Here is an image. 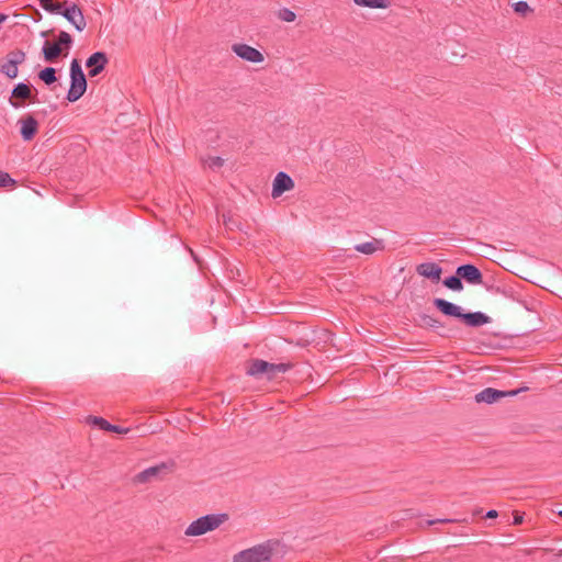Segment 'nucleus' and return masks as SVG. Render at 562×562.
<instances>
[{
    "label": "nucleus",
    "mask_w": 562,
    "mask_h": 562,
    "mask_svg": "<svg viewBox=\"0 0 562 562\" xmlns=\"http://www.w3.org/2000/svg\"><path fill=\"white\" fill-rule=\"evenodd\" d=\"M434 305L443 315L459 318L462 323L471 327H480L490 323V317L484 313H463L460 306L443 299H435Z\"/></svg>",
    "instance_id": "nucleus-1"
},
{
    "label": "nucleus",
    "mask_w": 562,
    "mask_h": 562,
    "mask_svg": "<svg viewBox=\"0 0 562 562\" xmlns=\"http://www.w3.org/2000/svg\"><path fill=\"white\" fill-rule=\"evenodd\" d=\"M72 45V37L69 33L60 31L56 41H45L42 47V55L46 63L54 64L61 57H66Z\"/></svg>",
    "instance_id": "nucleus-2"
},
{
    "label": "nucleus",
    "mask_w": 562,
    "mask_h": 562,
    "mask_svg": "<svg viewBox=\"0 0 562 562\" xmlns=\"http://www.w3.org/2000/svg\"><path fill=\"white\" fill-rule=\"evenodd\" d=\"M279 541L268 540L234 555L233 562H270Z\"/></svg>",
    "instance_id": "nucleus-3"
},
{
    "label": "nucleus",
    "mask_w": 562,
    "mask_h": 562,
    "mask_svg": "<svg viewBox=\"0 0 562 562\" xmlns=\"http://www.w3.org/2000/svg\"><path fill=\"white\" fill-rule=\"evenodd\" d=\"M294 367L293 362L270 363L261 359H251L248 362L247 374L260 376L266 374L268 380H274L279 373H284Z\"/></svg>",
    "instance_id": "nucleus-4"
},
{
    "label": "nucleus",
    "mask_w": 562,
    "mask_h": 562,
    "mask_svg": "<svg viewBox=\"0 0 562 562\" xmlns=\"http://www.w3.org/2000/svg\"><path fill=\"white\" fill-rule=\"evenodd\" d=\"M228 519L227 514H211L192 521L186 529V536H202L209 531L215 530Z\"/></svg>",
    "instance_id": "nucleus-5"
},
{
    "label": "nucleus",
    "mask_w": 562,
    "mask_h": 562,
    "mask_svg": "<svg viewBox=\"0 0 562 562\" xmlns=\"http://www.w3.org/2000/svg\"><path fill=\"white\" fill-rule=\"evenodd\" d=\"M87 90V79L78 59H72L70 64V88L67 93L69 102L79 100Z\"/></svg>",
    "instance_id": "nucleus-6"
},
{
    "label": "nucleus",
    "mask_w": 562,
    "mask_h": 562,
    "mask_svg": "<svg viewBox=\"0 0 562 562\" xmlns=\"http://www.w3.org/2000/svg\"><path fill=\"white\" fill-rule=\"evenodd\" d=\"M36 94L37 90L32 85L20 82L12 89L9 103L14 109H19L24 106L26 102H38Z\"/></svg>",
    "instance_id": "nucleus-7"
},
{
    "label": "nucleus",
    "mask_w": 562,
    "mask_h": 562,
    "mask_svg": "<svg viewBox=\"0 0 562 562\" xmlns=\"http://www.w3.org/2000/svg\"><path fill=\"white\" fill-rule=\"evenodd\" d=\"M26 59V54L22 49L10 50L0 59V74L5 75L9 79H14L19 74V66Z\"/></svg>",
    "instance_id": "nucleus-8"
},
{
    "label": "nucleus",
    "mask_w": 562,
    "mask_h": 562,
    "mask_svg": "<svg viewBox=\"0 0 562 562\" xmlns=\"http://www.w3.org/2000/svg\"><path fill=\"white\" fill-rule=\"evenodd\" d=\"M67 19L78 31H83L87 22L83 16L81 9L75 3H68L63 5V10L59 13Z\"/></svg>",
    "instance_id": "nucleus-9"
},
{
    "label": "nucleus",
    "mask_w": 562,
    "mask_h": 562,
    "mask_svg": "<svg viewBox=\"0 0 562 562\" xmlns=\"http://www.w3.org/2000/svg\"><path fill=\"white\" fill-rule=\"evenodd\" d=\"M173 465H175L173 462H171L170 464H167V463L162 462V463H160L158 465L150 467V468L139 472L136 475L135 481L137 483L149 482L154 477H160L162 475H166V474L172 472Z\"/></svg>",
    "instance_id": "nucleus-10"
},
{
    "label": "nucleus",
    "mask_w": 562,
    "mask_h": 562,
    "mask_svg": "<svg viewBox=\"0 0 562 562\" xmlns=\"http://www.w3.org/2000/svg\"><path fill=\"white\" fill-rule=\"evenodd\" d=\"M518 393L519 390L499 391L493 387H486L475 395V401L477 403L493 404L503 397L515 396Z\"/></svg>",
    "instance_id": "nucleus-11"
},
{
    "label": "nucleus",
    "mask_w": 562,
    "mask_h": 562,
    "mask_svg": "<svg viewBox=\"0 0 562 562\" xmlns=\"http://www.w3.org/2000/svg\"><path fill=\"white\" fill-rule=\"evenodd\" d=\"M109 63V58L104 52H95L90 55L86 61V66L89 69V76L95 77L100 75Z\"/></svg>",
    "instance_id": "nucleus-12"
},
{
    "label": "nucleus",
    "mask_w": 562,
    "mask_h": 562,
    "mask_svg": "<svg viewBox=\"0 0 562 562\" xmlns=\"http://www.w3.org/2000/svg\"><path fill=\"white\" fill-rule=\"evenodd\" d=\"M233 52L240 58L251 61V63H261L265 57L261 52L257 48L251 47L247 44H234L232 46Z\"/></svg>",
    "instance_id": "nucleus-13"
},
{
    "label": "nucleus",
    "mask_w": 562,
    "mask_h": 562,
    "mask_svg": "<svg viewBox=\"0 0 562 562\" xmlns=\"http://www.w3.org/2000/svg\"><path fill=\"white\" fill-rule=\"evenodd\" d=\"M293 188V179L288 173L281 171L276 176L273 180L271 195L273 199H277Z\"/></svg>",
    "instance_id": "nucleus-14"
},
{
    "label": "nucleus",
    "mask_w": 562,
    "mask_h": 562,
    "mask_svg": "<svg viewBox=\"0 0 562 562\" xmlns=\"http://www.w3.org/2000/svg\"><path fill=\"white\" fill-rule=\"evenodd\" d=\"M457 274L470 284H481L483 282L481 270L471 263L459 266L457 268Z\"/></svg>",
    "instance_id": "nucleus-15"
},
{
    "label": "nucleus",
    "mask_w": 562,
    "mask_h": 562,
    "mask_svg": "<svg viewBox=\"0 0 562 562\" xmlns=\"http://www.w3.org/2000/svg\"><path fill=\"white\" fill-rule=\"evenodd\" d=\"M19 123L21 124L20 133L22 138L26 142L32 140L38 132V122L36 119L27 114L21 117Z\"/></svg>",
    "instance_id": "nucleus-16"
},
{
    "label": "nucleus",
    "mask_w": 562,
    "mask_h": 562,
    "mask_svg": "<svg viewBox=\"0 0 562 562\" xmlns=\"http://www.w3.org/2000/svg\"><path fill=\"white\" fill-rule=\"evenodd\" d=\"M416 272L434 283H438L441 279L442 268L436 262H423L416 267Z\"/></svg>",
    "instance_id": "nucleus-17"
},
{
    "label": "nucleus",
    "mask_w": 562,
    "mask_h": 562,
    "mask_svg": "<svg viewBox=\"0 0 562 562\" xmlns=\"http://www.w3.org/2000/svg\"><path fill=\"white\" fill-rule=\"evenodd\" d=\"M89 420H91L92 424L99 426L100 429H102V430L116 432V434H127L128 432V428H123L121 426L112 425L103 417L90 416Z\"/></svg>",
    "instance_id": "nucleus-18"
},
{
    "label": "nucleus",
    "mask_w": 562,
    "mask_h": 562,
    "mask_svg": "<svg viewBox=\"0 0 562 562\" xmlns=\"http://www.w3.org/2000/svg\"><path fill=\"white\" fill-rule=\"evenodd\" d=\"M355 249L364 255H372L376 250H383L384 243L382 239L373 238L371 241L356 245Z\"/></svg>",
    "instance_id": "nucleus-19"
},
{
    "label": "nucleus",
    "mask_w": 562,
    "mask_h": 562,
    "mask_svg": "<svg viewBox=\"0 0 562 562\" xmlns=\"http://www.w3.org/2000/svg\"><path fill=\"white\" fill-rule=\"evenodd\" d=\"M40 5L47 12L59 14L63 5L67 4L66 0H38Z\"/></svg>",
    "instance_id": "nucleus-20"
},
{
    "label": "nucleus",
    "mask_w": 562,
    "mask_h": 562,
    "mask_svg": "<svg viewBox=\"0 0 562 562\" xmlns=\"http://www.w3.org/2000/svg\"><path fill=\"white\" fill-rule=\"evenodd\" d=\"M353 2L359 7L370 9H386L390 7L389 0H353Z\"/></svg>",
    "instance_id": "nucleus-21"
},
{
    "label": "nucleus",
    "mask_w": 562,
    "mask_h": 562,
    "mask_svg": "<svg viewBox=\"0 0 562 562\" xmlns=\"http://www.w3.org/2000/svg\"><path fill=\"white\" fill-rule=\"evenodd\" d=\"M56 69L53 68V67H46L44 69H42L38 74H37V77L40 80H42L45 85L47 86H50L53 83H55L57 81V76H56Z\"/></svg>",
    "instance_id": "nucleus-22"
},
{
    "label": "nucleus",
    "mask_w": 562,
    "mask_h": 562,
    "mask_svg": "<svg viewBox=\"0 0 562 562\" xmlns=\"http://www.w3.org/2000/svg\"><path fill=\"white\" fill-rule=\"evenodd\" d=\"M443 285L452 291H461L463 289L462 279L457 273L448 277L442 281Z\"/></svg>",
    "instance_id": "nucleus-23"
},
{
    "label": "nucleus",
    "mask_w": 562,
    "mask_h": 562,
    "mask_svg": "<svg viewBox=\"0 0 562 562\" xmlns=\"http://www.w3.org/2000/svg\"><path fill=\"white\" fill-rule=\"evenodd\" d=\"M278 16L285 22H293L296 18L295 13L288 8L279 10Z\"/></svg>",
    "instance_id": "nucleus-24"
},
{
    "label": "nucleus",
    "mask_w": 562,
    "mask_h": 562,
    "mask_svg": "<svg viewBox=\"0 0 562 562\" xmlns=\"http://www.w3.org/2000/svg\"><path fill=\"white\" fill-rule=\"evenodd\" d=\"M16 181L9 173L0 170V188L13 187Z\"/></svg>",
    "instance_id": "nucleus-25"
},
{
    "label": "nucleus",
    "mask_w": 562,
    "mask_h": 562,
    "mask_svg": "<svg viewBox=\"0 0 562 562\" xmlns=\"http://www.w3.org/2000/svg\"><path fill=\"white\" fill-rule=\"evenodd\" d=\"M420 319H422L423 324L427 327L438 328L439 326H441V323L437 318H435L430 315L424 314L420 316Z\"/></svg>",
    "instance_id": "nucleus-26"
},
{
    "label": "nucleus",
    "mask_w": 562,
    "mask_h": 562,
    "mask_svg": "<svg viewBox=\"0 0 562 562\" xmlns=\"http://www.w3.org/2000/svg\"><path fill=\"white\" fill-rule=\"evenodd\" d=\"M514 11L518 14L525 15L527 12L532 10L526 1H518L514 4Z\"/></svg>",
    "instance_id": "nucleus-27"
},
{
    "label": "nucleus",
    "mask_w": 562,
    "mask_h": 562,
    "mask_svg": "<svg viewBox=\"0 0 562 562\" xmlns=\"http://www.w3.org/2000/svg\"><path fill=\"white\" fill-rule=\"evenodd\" d=\"M210 168L214 169V168H221L223 165H224V159L218 157V156H214V157H209L207 160L205 161Z\"/></svg>",
    "instance_id": "nucleus-28"
},
{
    "label": "nucleus",
    "mask_w": 562,
    "mask_h": 562,
    "mask_svg": "<svg viewBox=\"0 0 562 562\" xmlns=\"http://www.w3.org/2000/svg\"><path fill=\"white\" fill-rule=\"evenodd\" d=\"M522 520H524L522 515L519 512H515L513 524L517 526V525H520L522 522Z\"/></svg>",
    "instance_id": "nucleus-29"
},
{
    "label": "nucleus",
    "mask_w": 562,
    "mask_h": 562,
    "mask_svg": "<svg viewBox=\"0 0 562 562\" xmlns=\"http://www.w3.org/2000/svg\"><path fill=\"white\" fill-rule=\"evenodd\" d=\"M498 516V513L495 509H491L486 513L485 518L492 519L496 518Z\"/></svg>",
    "instance_id": "nucleus-30"
},
{
    "label": "nucleus",
    "mask_w": 562,
    "mask_h": 562,
    "mask_svg": "<svg viewBox=\"0 0 562 562\" xmlns=\"http://www.w3.org/2000/svg\"><path fill=\"white\" fill-rule=\"evenodd\" d=\"M453 520L451 519H437V520H430L428 521L429 525H434V524H437V522H441V524H446V522H452Z\"/></svg>",
    "instance_id": "nucleus-31"
},
{
    "label": "nucleus",
    "mask_w": 562,
    "mask_h": 562,
    "mask_svg": "<svg viewBox=\"0 0 562 562\" xmlns=\"http://www.w3.org/2000/svg\"><path fill=\"white\" fill-rule=\"evenodd\" d=\"M53 34H54V30H48V31H43L41 33V36L48 37V36H52Z\"/></svg>",
    "instance_id": "nucleus-32"
},
{
    "label": "nucleus",
    "mask_w": 562,
    "mask_h": 562,
    "mask_svg": "<svg viewBox=\"0 0 562 562\" xmlns=\"http://www.w3.org/2000/svg\"><path fill=\"white\" fill-rule=\"evenodd\" d=\"M8 19L7 14L0 13V24Z\"/></svg>",
    "instance_id": "nucleus-33"
},
{
    "label": "nucleus",
    "mask_w": 562,
    "mask_h": 562,
    "mask_svg": "<svg viewBox=\"0 0 562 562\" xmlns=\"http://www.w3.org/2000/svg\"><path fill=\"white\" fill-rule=\"evenodd\" d=\"M558 515H559L560 517H562V510L558 512Z\"/></svg>",
    "instance_id": "nucleus-34"
}]
</instances>
